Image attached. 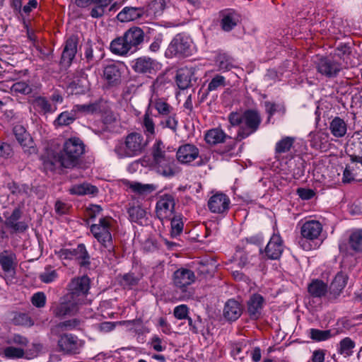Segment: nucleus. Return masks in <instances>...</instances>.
I'll return each mask as SVG.
<instances>
[{"label":"nucleus","instance_id":"obj_11","mask_svg":"<svg viewBox=\"0 0 362 362\" xmlns=\"http://www.w3.org/2000/svg\"><path fill=\"white\" fill-rule=\"evenodd\" d=\"M175 206V196L171 194H164L159 197L156 206L157 217L160 220L171 218L174 215Z\"/></svg>","mask_w":362,"mask_h":362},{"label":"nucleus","instance_id":"obj_1","mask_svg":"<svg viewBox=\"0 0 362 362\" xmlns=\"http://www.w3.org/2000/svg\"><path fill=\"white\" fill-rule=\"evenodd\" d=\"M228 122L231 127H238L236 136L231 137L221 153L228 154L230 156H234V149L238 142L247 138L255 133L259 128L262 122V117L259 112L255 109H248L243 113L232 112L228 115Z\"/></svg>","mask_w":362,"mask_h":362},{"label":"nucleus","instance_id":"obj_16","mask_svg":"<svg viewBox=\"0 0 362 362\" xmlns=\"http://www.w3.org/2000/svg\"><path fill=\"white\" fill-rule=\"evenodd\" d=\"M78 37L71 35L65 42L62 54L60 64L64 67H69L77 53Z\"/></svg>","mask_w":362,"mask_h":362},{"label":"nucleus","instance_id":"obj_2","mask_svg":"<svg viewBox=\"0 0 362 362\" xmlns=\"http://www.w3.org/2000/svg\"><path fill=\"white\" fill-rule=\"evenodd\" d=\"M144 30L136 26L127 30L124 34L114 39L110 45V49L114 54L126 57L137 52L144 41Z\"/></svg>","mask_w":362,"mask_h":362},{"label":"nucleus","instance_id":"obj_57","mask_svg":"<svg viewBox=\"0 0 362 362\" xmlns=\"http://www.w3.org/2000/svg\"><path fill=\"white\" fill-rule=\"evenodd\" d=\"M154 106L158 112L163 116H168L173 113V108L161 99L156 100Z\"/></svg>","mask_w":362,"mask_h":362},{"label":"nucleus","instance_id":"obj_34","mask_svg":"<svg viewBox=\"0 0 362 362\" xmlns=\"http://www.w3.org/2000/svg\"><path fill=\"white\" fill-rule=\"evenodd\" d=\"M347 279L348 277L345 274L341 272H338L330 284V294H332L334 297L339 296L345 287Z\"/></svg>","mask_w":362,"mask_h":362},{"label":"nucleus","instance_id":"obj_14","mask_svg":"<svg viewBox=\"0 0 362 362\" xmlns=\"http://www.w3.org/2000/svg\"><path fill=\"white\" fill-rule=\"evenodd\" d=\"M316 69L318 73L327 78H335L341 71V64L328 57H322L317 63Z\"/></svg>","mask_w":362,"mask_h":362},{"label":"nucleus","instance_id":"obj_59","mask_svg":"<svg viewBox=\"0 0 362 362\" xmlns=\"http://www.w3.org/2000/svg\"><path fill=\"white\" fill-rule=\"evenodd\" d=\"M188 325L189 326V329L195 334L202 333L204 329V322L200 317V316H197V319L193 320L190 317L187 320Z\"/></svg>","mask_w":362,"mask_h":362},{"label":"nucleus","instance_id":"obj_64","mask_svg":"<svg viewBox=\"0 0 362 362\" xmlns=\"http://www.w3.org/2000/svg\"><path fill=\"white\" fill-rule=\"evenodd\" d=\"M149 8L155 15H160L165 8V1L153 0L150 4Z\"/></svg>","mask_w":362,"mask_h":362},{"label":"nucleus","instance_id":"obj_10","mask_svg":"<svg viewBox=\"0 0 362 362\" xmlns=\"http://www.w3.org/2000/svg\"><path fill=\"white\" fill-rule=\"evenodd\" d=\"M57 255L59 258L62 259H73L78 260V264L81 267H88L90 265V255L86 250L84 244H78L76 248L61 249Z\"/></svg>","mask_w":362,"mask_h":362},{"label":"nucleus","instance_id":"obj_24","mask_svg":"<svg viewBox=\"0 0 362 362\" xmlns=\"http://www.w3.org/2000/svg\"><path fill=\"white\" fill-rule=\"evenodd\" d=\"M154 168L159 175L170 178L179 173L173 157L153 163Z\"/></svg>","mask_w":362,"mask_h":362},{"label":"nucleus","instance_id":"obj_39","mask_svg":"<svg viewBox=\"0 0 362 362\" xmlns=\"http://www.w3.org/2000/svg\"><path fill=\"white\" fill-rule=\"evenodd\" d=\"M329 130L334 136L341 138L346 134L347 125L344 119L336 117L330 122Z\"/></svg>","mask_w":362,"mask_h":362},{"label":"nucleus","instance_id":"obj_20","mask_svg":"<svg viewBox=\"0 0 362 362\" xmlns=\"http://www.w3.org/2000/svg\"><path fill=\"white\" fill-rule=\"evenodd\" d=\"M159 63L148 57H141L136 59L132 69L139 74H153L159 69Z\"/></svg>","mask_w":362,"mask_h":362},{"label":"nucleus","instance_id":"obj_58","mask_svg":"<svg viewBox=\"0 0 362 362\" xmlns=\"http://www.w3.org/2000/svg\"><path fill=\"white\" fill-rule=\"evenodd\" d=\"M166 117V118L160 122L161 125H163V127L169 128L173 132H175L178 124L177 119H176V114L173 112Z\"/></svg>","mask_w":362,"mask_h":362},{"label":"nucleus","instance_id":"obj_5","mask_svg":"<svg viewBox=\"0 0 362 362\" xmlns=\"http://www.w3.org/2000/svg\"><path fill=\"white\" fill-rule=\"evenodd\" d=\"M195 281L194 272L188 269H179L173 274V284L177 291L180 292V300H186L194 295V291L189 286Z\"/></svg>","mask_w":362,"mask_h":362},{"label":"nucleus","instance_id":"obj_42","mask_svg":"<svg viewBox=\"0 0 362 362\" xmlns=\"http://www.w3.org/2000/svg\"><path fill=\"white\" fill-rule=\"evenodd\" d=\"M78 117L74 108L71 111H65L58 115L54 123L56 126H67L73 123Z\"/></svg>","mask_w":362,"mask_h":362},{"label":"nucleus","instance_id":"obj_60","mask_svg":"<svg viewBox=\"0 0 362 362\" xmlns=\"http://www.w3.org/2000/svg\"><path fill=\"white\" fill-rule=\"evenodd\" d=\"M188 314L189 308L187 307V305L184 304L176 306L173 310V315L177 320H188V318L189 317L188 316Z\"/></svg>","mask_w":362,"mask_h":362},{"label":"nucleus","instance_id":"obj_15","mask_svg":"<svg viewBox=\"0 0 362 362\" xmlns=\"http://www.w3.org/2000/svg\"><path fill=\"white\" fill-rule=\"evenodd\" d=\"M75 4L83 8L93 5L90 16L93 18H100L105 15V9L110 5V0H75Z\"/></svg>","mask_w":362,"mask_h":362},{"label":"nucleus","instance_id":"obj_53","mask_svg":"<svg viewBox=\"0 0 362 362\" xmlns=\"http://www.w3.org/2000/svg\"><path fill=\"white\" fill-rule=\"evenodd\" d=\"M309 336L313 341H322L331 338L332 333L330 330H320L312 328L309 329Z\"/></svg>","mask_w":362,"mask_h":362},{"label":"nucleus","instance_id":"obj_47","mask_svg":"<svg viewBox=\"0 0 362 362\" xmlns=\"http://www.w3.org/2000/svg\"><path fill=\"white\" fill-rule=\"evenodd\" d=\"M295 138L285 136L279 141L275 146V153L281 154L288 152L293 146Z\"/></svg>","mask_w":362,"mask_h":362},{"label":"nucleus","instance_id":"obj_26","mask_svg":"<svg viewBox=\"0 0 362 362\" xmlns=\"http://www.w3.org/2000/svg\"><path fill=\"white\" fill-rule=\"evenodd\" d=\"M322 230V226L320 221L310 220L305 221L302 225L300 233L304 238L313 240L319 237Z\"/></svg>","mask_w":362,"mask_h":362},{"label":"nucleus","instance_id":"obj_33","mask_svg":"<svg viewBox=\"0 0 362 362\" xmlns=\"http://www.w3.org/2000/svg\"><path fill=\"white\" fill-rule=\"evenodd\" d=\"M142 15L141 8L126 6L117 14V18L121 22H129L139 19Z\"/></svg>","mask_w":362,"mask_h":362},{"label":"nucleus","instance_id":"obj_17","mask_svg":"<svg viewBox=\"0 0 362 362\" xmlns=\"http://www.w3.org/2000/svg\"><path fill=\"white\" fill-rule=\"evenodd\" d=\"M230 203V199L226 194L216 193L209 198L207 206L211 213L224 214L229 209Z\"/></svg>","mask_w":362,"mask_h":362},{"label":"nucleus","instance_id":"obj_7","mask_svg":"<svg viewBox=\"0 0 362 362\" xmlns=\"http://www.w3.org/2000/svg\"><path fill=\"white\" fill-rule=\"evenodd\" d=\"M90 279L87 275L76 277L69 284V298L73 299L78 304H83L90 288Z\"/></svg>","mask_w":362,"mask_h":362},{"label":"nucleus","instance_id":"obj_12","mask_svg":"<svg viewBox=\"0 0 362 362\" xmlns=\"http://www.w3.org/2000/svg\"><path fill=\"white\" fill-rule=\"evenodd\" d=\"M105 57L103 46L88 40L83 46V60H86L89 67H92L100 62Z\"/></svg>","mask_w":362,"mask_h":362},{"label":"nucleus","instance_id":"obj_49","mask_svg":"<svg viewBox=\"0 0 362 362\" xmlns=\"http://www.w3.org/2000/svg\"><path fill=\"white\" fill-rule=\"evenodd\" d=\"M35 105L44 113H53L57 107L56 105H52L49 100L42 96H39L35 100Z\"/></svg>","mask_w":362,"mask_h":362},{"label":"nucleus","instance_id":"obj_41","mask_svg":"<svg viewBox=\"0 0 362 362\" xmlns=\"http://www.w3.org/2000/svg\"><path fill=\"white\" fill-rule=\"evenodd\" d=\"M127 185L135 193L141 195H147L155 191L156 185L153 184H142L138 182L128 181Z\"/></svg>","mask_w":362,"mask_h":362},{"label":"nucleus","instance_id":"obj_50","mask_svg":"<svg viewBox=\"0 0 362 362\" xmlns=\"http://www.w3.org/2000/svg\"><path fill=\"white\" fill-rule=\"evenodd\" d=\"M127 213L129 218L132 222L138 223L140 220L144 218L146 216V211L140 205H133L130 206Z\"/></svg>","mask_w":362,"mask_h":362},{"label":"nucleus","instance_id":"obj_19","mask_svg":"<svg viewBox=\"0 0 362 362\" xmlns=\"http://www.w3.org/2000/svg\"><path fill=\"white\" fill-rule=\"evenodd\" d=\"M17 265L18 259L15 252L11 250H5L0 252V266L6 275L13 276Z\"/></svg>","mask_w":362,"mask_h":362},{"label":"nucleus","instance_id":"obj_43","mask_svg":"<svg viewBox=\"0 0 362 362\" xmlns=\"http://www.w3.org/2000/svg\"><path fill=\"white\" fill-rule=\"evenodd\" d=\"M349 244L354 252H362V229L356 230L351 233Z\"/></svg>","mask_w":362,"mask_h":362},{"label":"nucleus","instance_id":"obj_25","mask_svg":"<svg viewBox=\"0 0 362 362\" xmlns=\"http://www.w3.org/2000/svg\"><path fill=\"white\" fill-rule=\"evenodd\" d=\"M78 305L77 302L69 298V296L66 295L64 300L53 307V313L58 317L71 315L77 311Z\"/></svg>","mask_w":362,"mask_h":362},{"label":"nucleus","instance_id":"obj_18","mask_svg":"<svg viewBox=\"0 0 362 362\" xmlns=\"http://www.w3.org/2000/svg\"><path fill=\"white\" fill-rule=\"evenodd\" d=\"M265 304L266 300L260 294L254 293L251 295L247 301V312L250 318L254 320H258L262 315Z\"/></svg>","mask_w":362,"mask_h":362},{"label":"nucleus","instance_id":"obj_61","mask_svg":"<svg viewBox=\"0 0 362 362\" xmlns=\"http://www.w3.org/2000/svg\"><path fill=\"white\" fill-rule=\"evenodd\" d=\"M47 298L43 292H37L31 298L32 304L38 308H44L46 304Z\"/></svg>","mask_w":362,"mask_h":362},{"label":"nucleus","instance_id":"obj_31","mask_svg":"<svg viewBox=\"0 0 362 362\" xmlns=\"http://www.w3.org/2000/svg\"><path fill=\"white\" fill-rule=\"evenodd\" d=\"M194 70L192 68L183 67L177 71L175 81L179 88L187 89L191 86Z\"/></svg>","mask_w":362,"mask_h":362},{"label":"nucleus","instance_id":"obj_8","mask_svg":"<svg viewBox=\"0 0 362 362\" xmlns=\"http://www.w3.org/2000/svg\"><path fill=\"white\" fill-rule=\"evenodd\" d=\"M191 42L188 37L180 33L176 35L165 50V56L167 58H173L186 57L191 55Z\"/></svg>","mask_w":362,"mask_h":362},{"label":"nucleus","instance_id":"obj_44","mask_svg":"<svg viewBox=\"0 0 362 362\" xmlns=\"http://www.w3.org/2000/svg\"><path fill=\"white\" fill-rule=\"evenodd\" d=\"M355 345V342L351 338L345 337L340 341L337 352L345 357L351 356L353 354V349Z\"/></svg>","mask_w":362,"mask_h":362},{"label":"nucleus","instance_id":"obj_51","mask_svg":"<svg viewBox=\"0 0 362 362\" xmlns=\"http://www.w3.org/2000/svg\"><path fill=\"white\" fill-rule=\"evenodd\" d=\"M142 126L146 136H153L155 134V123L151 112L148 109L144 115Z\"/></svg>","mask_w":362,"mask_h":362},{"label":"nucleus","instance_id":"obj_3","mask_svg":"<svg viewBox=\"0 0 362 362\" xmlns=\"http://www.w3.org/2000/svg\"><path fill=\"white\" fill-rule=\"evenodd\" d=\"M148 141L139 132H131L115 144L114 152L118 158H133L144 153Z\"/></svg>","mask_w":362,"mask_h":362},{"label":"nucleus","instance_id":"obj_48","mask_svg":"<svg viewBox=\"0 0 362 362\" xmlns=\"http://www.w3.org/2000/svg\"><path fill=\"white\" fill-rule=\"evenodd\" d=\"M58 278L57 270L53 267L47 265L39 274L40 280L45 284H50Z\"/></svg>","mask_w":362,"mask_h":362},{"label":"nucleus","instance_id":"obj_40","mask_svg":"<svg viewBox=\"0 0 362 362\" xmlns=\"http://www.w3.org/2000/svg\"><path fill=\"white\" fill-rule=\"evenodd\" d=\"M219 71H228L235 67L234 59L226 53H218L215 59Z\"/></svg>","mask_w":362,"mask_h":362},{"label":"nucleus","instance_id":"obj_36","mask_svg":"<svg viewBox=\"0 0 362 362\" xmlns=\"http://www.w3.org/2000/svg\"><path fill=\"white\" fill-rule=\"evenodd\" d=\"M165 148V144L161 140L156 141L152 146L151 152L153 163L173 157L171 155L166 153Z\"/></svg>","mask_w":362,"mask_h":362},{"label":"nucleus","instance_id":"obj_37","mask_svg":"<svg viewBox=\"0 0 362 362\" xmlns=\"http://www.w3.org/2000/svg\"><path fill=\"white\" fill-rule=\"evenodd\" d=\"M69 192L71 194L76 195H86L90 194L95 196L98 193V189L96 186L92 185L89 183H82L80 185H76L71 187Z\"/></svg>","mask_w":362,"mask_h":362},{"label":"nucleus","instance_id":"obj_54","mask_svg":"<svg viewBox=\"0 0 362 362\" xmlns=\"http://www.w3.org/2000/svg\"><path fill=\"white\" fill-rule=\"evenodd\" d=\"M226 86V78L221 75H216L208 85V91H215Z\"/></svg>","mask_w":362,"mask_h":362},{"label":"nucleus","instance_id":"obj_52","mask_svg":"<svg viewBox=\"0 0 362 362\" xmlns=\"http://www.w3.org/2000/svg\"><path fill=\"white\" fill-rule=\"evenodd\" d=\"M73 108L76 115L78 112H82L85 114H93L99 112L100 110V105L98 103H91L83 105H76L74 106Z\"/></svg>","mask_w":362,"mask_h":362},{"label":"nucleus","instance_id":"obj_46","mask_svg":"<svg viewBox=\"0 0 362 362\" xmlns=\"http://www.w3.org/2000/svg\"><path fill=\"white\" fill-rule=\"evenodd\" d=\"M170 220L171 230L170 235L172 237H176L180 235L184 227V223L182 221V216L181 215H173L171 218H167Z\"/></svg>","mask_w":362,"mask_h":362},{"label":"nucleus","instance_id":"obj_45","mask_svg":"<svg viewBox=\"0 0 362 362\" xmlns=\"http://www.w3.org/2000/svg\"><path fill=\"white\" fill-rule=\"evenodd\" d=\"M6 187L10 191L11 194L16 197L28 195L30 187L27 184H20L14 181L7 183Z\"/></svg>","mask_w":362,"mask_h":362},{"label":"nucleus","instance_id":"obj_32","mask_svg":"<svg viewBox=\"0 0 362 362\" xmlns=\"http://www.w3.org/2000/svg\"><path fill=\"white\" fill-rule=\"evenodd\" d=\"M308 292L313 298H322L327 293L328 286L320 279H313L308 285Z\"/></svg>","mask_w":362,"mask_h":362},{"label":"nucleus","instance_id":"obj_9","mask_svg":"<svg viewBox=\"0 0 362 362\" xmlns=\"http://www.w3.org/2000/svg\"><path fill=\"white\" fill-rule=\"evenodd\" d=\"M58 337L57 347L59 352L65 355L78 354L84 346V341L76 335L65 333Z\"/></svg>","mask_w":362,"mask_h":362},{"label":"nucleus","instance_id":"obj_27","mask_svg":"<svg viewBox=\"0 0 362 362\" xmlns=\"http://www.w3.org/2000/svg\"><path fill=\"white\" fill-rule=\"evenodd\" d=\"M83 321L78 318H73L60 322L51 327V332L53 335H62L64 332L80 329Z\"/></svg>","mask_w":362,"mask_h":362},{"label":"nucleus","instance_id":"obj_35","mask_svg":"<svg viewBox=\"0 0 362 362\" xmlns=\"http://www.w3.org/2000/svg\"><path fill=\"white\" fill-rule=\"evenodd\" d=\"M216 267L217 264L215 259L206 258L200 260L197 263V271L199 274L204 276H211L215 272Z\"/></svg>","mask_w":362,"mask_h":362},{"label":"nucleus","instance_id":"obj_22","mask_svg":"<svg viewBox=\"0 0 362 362\" xmlns=\"http://www.w3.org/2000/svg\"><path fill=\"white\" fill-rule=\"evenodd\" d=\"M22 211L20 208H15L11 214L6 217L5 225L7 228L11 229L14 233H23L28 228V225L25 221H21Z\"/></svg>","mask_w":362,"mask_h":362},{"label":"nucleus","instance_id":"obj_38","mask_svg":"<svg viewBox=\"0 0 362 362\" xmlns=\"http://www.w3.org/2000/svg\"><path fill=\"white\" fill-rule=\"evenodd\" d=\"M13 134L18 142L23 147H29L33 143L32 138L22 125H16L13 129Z\"/></svg>","mask_w":362,"mask_h":362},{"label":"nucleus","instance_id":"obj_56","mask_svg":"<svg viewBox=\"0 0 362 362\" xmlns=\"http://www.w3.org/2000/svg\"><path fill=\"white\" fill-rule=\"evenodd\" d=\"M4 354L8 358H21L24 357L25 352L22 348L8 346L4 349Z\"/></svg>","mask_w":362,"mask_h":362},{"label":"nucleus","instance_id":"obj_62","mask_svg":"<svg viewBox=\"0 0 362 362\" xmlns=\"http://www.w3.org/2000/svg\"><path fill=\"white\" fill-rule=\"evenodd\" d=\"M15 324L23 326L31 327L34 325L31 317L25 313H19L13 319Z\"/></svg>","mask_w":362,"mask_h":362},{"label":"nucleus","instance_id":"obj_28","mask_svg":"<svg viewBox=\"0 0 362 362\" xmlns=\"http://www.w3.org/2000/svg\"><path fill=\"white\" fill-rule=\"evenodd\" d=\"M122 72L119 65L111 64L104 68L103 77L110 86H117L121 83Z\"/></svg>","mask_w":362,"mask_h":362},{"label":"nucleus","instance_id":"obj_30","mask_svg":"<svg viewBox=\"0 0 362 362\" xmlns=\"http://www.w3.org/2000/svg\"><path fill=\"white\" fill-rule=\"evenodd\" d=\"M243 312L242 305L234 299L228 300L224 306L223 316L228 321H235Z\"/></svg>","mask_w":362,"mask_h":362},{"label":"nucleus","instance_id":"obj_63","mask_svg":"<svg viewBox=\"0 0 362 362\" xmlns=\"http://www.w3.org/2000/svg\"><path fill=\"white\" fill-rule=\"evenodd\" d=\"M139 281V278L135 276L134 273H127L122 276L121 284L124 286L131 287L136 286Z\"/></svg>","mask_w":362,"mask_h":362},{"label":"nucleus","instance_id":"obj_21","mask_svg":"<svg viewBox=\"0 0 362 362\" xmlns=\"http://www.w3.org/2000/svg\"><path fill=\"white\" fill-rule=\"evenodd\" d=\"M283 251V240L279 234H274L264 249L266 256L270 259H278Z\"/></svg>","mask_w":362,"mask_h":362},{"label":"nucleus","instance_id":"obj_23","mask_svg":"<svg viewBox=\"0 0 362 362\" xmlns=\"http://www.w3.org/2000/svg\"><path fill=\"white\" fill-rule=\"evenodd\" d=\"M199 151L193 144H187L179 147L176 153L177 160L182 164H188L199 157Z\"/></svg>","mask_w":362,"mask_h":362},{"label":"nucleus","instance_id":"obj_6","mask_svg":"<svg viewBox=\"0 0 362 362\" xmlns=\"http://www.w3.org/2000/svg\"><path fill=\"white\" fill-rule=\"evenodd\" d=\"M112 219L109 217H103L99 219L98 223L90 226V232L94 238L101 245L103 248L112 250V236L111 233Z\"/></svg>","mask_w":362,"mask_h":362},{"label":"nucleus","instance_id":"obj_55","mask_svg":"<svg viewBox=\"0 0 362 362\" xmlns=\"http://www.w3.org/2000/svg\"><path fill=\"white\" fill-rule=\"evenodd\" d=\"M11 90L17 93L29 95L33 92V88L25 81H18L11 86Z\"/></svg>","mask_w":362,"mask_h":362},{"label":"nucleus","instance_id":"obj_13","mask_svg":"<svg viewBox=\"0 0 362 362\" xmlns=\"http://www.w3.org/2000/svg\"><path fill=\"white\" fill-rule=\"evenodd\" d=\"M220 26L224 32H230L241 21L240 14L233 8H226L219 11Z\"/></svg>","mask_w":362,"mask_h":362},{"label":"nucleus","instance_id":"obj_4","mask_svg":"<svg viewBox=\"0 0 362 362\" xmlns=\"http://www.w3.org/2000/svg\"><path fill=\"white\" fill-rule=\"evenodd\" d=\"M85 153V144L78 137H71L65 141L62 151L55 158L59 165L71 168L79 164L81 156Z\"/></svg>","mask_w":362,"mask_h":362},{"label":"nucleus","instance_id":"obj_29","mask_svg":"<svg viewBox=\"0 0 362 362\" xmlns=\"http://www.w3.org/2000/svg\"><path fill=\"white\" fill-rule=\"evenodd\" d=\"M227 139H231V136L226 134L222 129L218 127L208 130L204 135V140L211 146L224 144Z\"/></svg>","mask_w":362,"mask_h":362}]
</instances>
